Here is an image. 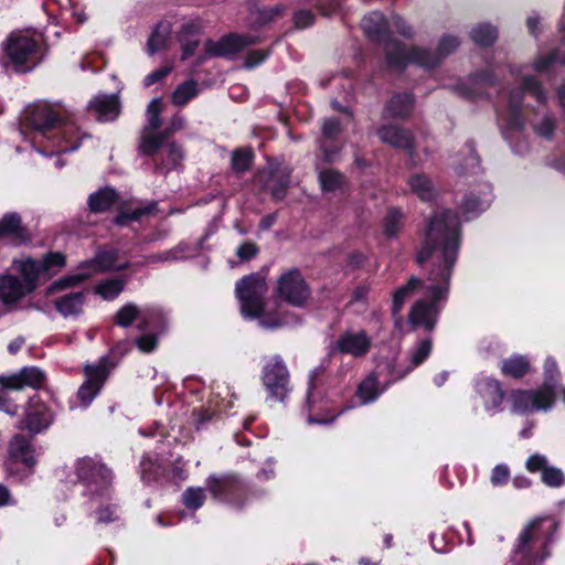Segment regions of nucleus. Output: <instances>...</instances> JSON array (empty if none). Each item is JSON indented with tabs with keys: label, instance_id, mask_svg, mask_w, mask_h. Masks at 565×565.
I'll return each instance as SVG.
<instances>
[{
	"label": "nucleus",
	"instance_id": "f257e3e1",
	"mask_svg": "<svg viewBox=\"0 0 565 565\" xmlns=\"http://www.w3.org/2000/svg\"><path fill=\"white\" fill-rule=\"evenodd\" d=\"M460 243V227L456 214L438 212L430 220L425 237L416 254L420 266L430 262L433 269L429 279L447 282L457 259Z\"/></svg>",
	"mask_w": 565,
	"mask_h": 565
},
{
	"label": "nucleus",
	"instance_id": "f03ea898",
	"mask_svg": "<svg viewBox=\"0 0 565 565\" xmlns=\"http://www.w3.org/2000/svg\"><path fill=\"white\" fill-rule=\"evenodd\" d=\"M267 285H236V296L241 303V313L246 319H257L260 327L276 330L290 324L295 316L285 309L281 301H266Z\"/></svg>",
	"mask_w": 565,
	"mask_h": 565
},
{
	"label": "nucleus",
	"instance_id": "7ed1b4c3",
	"mask_svg": "<svg viewBox=\"0 0 565 565\" xmlns=\"http://www.w3.org/2000/svg\"><path fill=\"white\" fill-rule=\"evenodd\" d=\"M206 488L215 500L236 510H242L249 501L265 494L263 489L234 472L210 476Z\"/></svg>",
	"mask_w": 565,
	"mask_h": 565
},
{
	"label": "nucleus",
	"instance_id": "20e7f679",
	"mask_svg": "<svg viewBox=\"0 0 565 565\" xmlns=\"http://www.w3.org/2000/svg\"><path fill=\"white\" fill-rule=\"evenodd\" d=\"M459 46V41L455 36H444L438 46L437 53H431L419 47L406 50L396 41L385 42V54L391 67L403 68L408 63H415L426 68L437 66L441 60L454 52Z\"/></svg>",
	"mask_w": 565,
	"mask_h": 565
},
{
	"label": "nucleus",
	"instance_id": "39448f33",
	"mask_svg": "<svg viewBox=\"0 0 565 565\" xmlns=\"http://www.w3.org/2000/svg\"><path fill=\"white\" fill-rule=\"evenodd\" d=\"M3 63L15 72L25 73L41 61L40 42L26 31H12L1 43Z\"/></svg>",
	"mask_w": 565,
	"mask_h": 565
},
{
	"label": "nucleus",
	"instance_id": "423d86ee",
	"mask_svg": "<svg viewBox=\"0 0 565 565\" xmlns=\"http://www.w3.org/2000/svg\"><path fill=\"white\" fill-rule=\"evenodd\" d=\"M74 469L77 481L85 488L84 495L92 499L109 495L114 473L99 458L88 456L78 458Z\"/></svg>",
	"mask_w": 565,
	"mask_h": 565
},
{
	"label": "nucleus",
	"instance_id": "0eeeda50",
	"mask_svg": "<svg viewBox=\"0 0 565 565\" xmlns=\"http://www.w3.org/2000/svg\"><path fill=\"white\" fill-rule=\"evenodd\" d=\"M449 285H431L427 292V299L416 300L408 313V322L414 329L424 328L431 332L437 324L443 309V302L448 297Z\"/></svg>",
	"mask_w": 565,
	"mask_h": 565
},
{
	"label": "nucleus",
	"instance_id": "6e6552de",
	"mask_svg": "<svg viewBox=\"0 0 565 565\" xmlns=\"http://www.w3.org/2000/svg\"><path fill=\"white\" fill-rule=\"evenodd\" d=\"M55 420V412L38 394L31 396L17 423V428L33 435L45 433Z\"/></svg>",
	"mask_w": 565,
	"mask_h": 565
},
{
	"label": "nucleus",
	"instance_id": "1a4fd4ad",
	"mask_svg": "<svg viewBox=\"0 0 565 565\" xmlns=\"http://www.w3.org/2000/svg\"><path fill=\"white\" fill-rule=\"evenodd\" d=\"M262 382L270 399L285 402L291 391L290 374L280 355H275L265 363Z\"/></svg>",
	"mask_w": 565,
	"mask_h": 565
},
{
	"label": "nucleus",
	"instance_id": "9d476101",
	"mask_svg": "<svg viewBox=\"0 0 565 565\" xmlns=\"http://www.w3.org/2000/svg\"><path fill=\"white\" fill-rule=\"evenodd\" d=\"M65 266V256L62 253H49L41 260L31 257L14 260L12 269L19 273L25 282H35L40 278L55 275Z\"/></svg>",
	"mask_w": 565,
	"mask_h": 565
},
{
	"label": "nucleus",
	"instance_id": "9b49d317",
	"mask_svg": "<svg viewBox=\"0 0 565 565\" xmlns=\"http://www.w3.org/2000/svg\"><path fill=\"white\" fill-rule=\"evenodd\" d=\"M113 369L106 358H99L97 364L84 366L85 381L77 391V397L83 403H90L100 392Z\"/></svg>",
	"mask_w": 565,
	"mask_h": 565
},
{
	"label": "nucleus",
	"instance_id": "f8f14e48",
	"mask_svg": "<svg viewBox=\"0 0 565 565\" xmlns=\"http://www.w3.org/2000/svg\"><path fill=\"white\" fill-rule=\"evenodd\" d=\"M117 254L114 250H104L88 262H85L79 267L76 275L68 279H61L57 282H79L90 277L93 273L119 269L120 264L116 263Z\"/></svg>",
	"mask_w": 565,
	"mask_h": 565
},
{
	"label": "nucleus",
	"instance_id": "ddd939ff",
	"mask_svg": "<svg viewBox=\"0 0 565 565\" xmlns=\"http://www.w3.org/2000/svg\"><path fill=\"white\" fill-rule=\"evenodd\" d=\"M35 436L23 431L13 435L9 444V454L14 462H21L28 468L36 465Z\"/></svg>",
	"mask_w": 565,
	"mask_h": 565
},
{
	"label": "nucleus",
	"instance_id": "4468645a",
	"mask_svg": "<svg viewBox=\"0 0 565 565\" xmlns=\"http://www.w3.org/2000/svg\"><path fill=\"white\" fill-rule=\"evenodd\" d=\"M255 42L256 39L250 35L230 34L218 41H207L205 51L211 56H230Z\"/></svg>",
	"mask_w": 565,
	"mask_h": 565
},
{
	"label": "nucleus",
	"instance_id": "2eb2a0df",
	"mask_svg": "<svg viewBox=\"0 0 565 565\" xmlns=\"http://www.w3.org/2000/svg\"><path fill=\"white\" fill-rule=\"evenodd\" d=\"M371 349V339L364 330L353 333L345 331L342 333L333 348L342 354H350L355 358H361L367 354Z\"/></svg>",
	"mask_w": 565,
	"mask_h": 565
},
{
	"label": "nucleus",
	"instance_id": "dca6fc26",
	"mask_svg": "<svg viewBox=\"0 0 565 565\" xmlns=\"http://www.w3.org/2000/svg\"><path fill=\"white\" fill-rule=\"evenodd\" d=\"M376 135L383 143L406 150L411 160L415 162L413 150L414 137L411 131L395 125H384L377 129Z\"/></svg>",
	"mask_w": 565,
	"mask_h": 565
},
{
	"label": "nucleus",
	"instance_id": "f3484780",
	"mask_svg": "<svg viewBox=\"0 0 565 565\" xmlns=\"http://www.w3.org/2000/svg\"><path fill=\"white\" fill-rule=\"evenodd\" d=\"M88 135L82 132L78 126L71 120L61 121L56 126L55 138H57V152L66 153L79 148L81 141Z\"/></svg>",
	"mask_w": 565,
	"mask_h": 565
},
{
	"label": "nucleus",
	"instance_id": "a211bd4d",
	"mask_svg": "<svg viewBox=\"0 0 565 565\" xmlns=\"http://www.w3.org/2000/svg\"><path fill=\"white\" fill-rule=\"evenodd\" d=\"M476 387L479 395L484 399L487 411L500 409L505 398V391L499 380L483 377L477 382Z\"/></svg>",
	"mask_w": 565,
	"mask_h": 565
},
{
	"label": "nucleus",
	"instance_id": "6ab92c4d",
	"mask_svg": "<svg viewBox=\"0 0 565 565\" xmlns=\"http://www.w3.org/2000/svg\"><path fill=\"white\" fill-rule=\"evenodd\" d=\"M433 349V341L429 338L423 339L418 342L417 348L411 354V364L401 370L395 365H390V374L392 380L387 383L398 381L407 376L415 367L422 365L430 355Z\"/></svg>",
	"mask_w": 565,
	"mask_h": 565
},
{
	"label": "nucleus",
	"instance_id": "aec40b11",
	"mask_svg": "<svg viewBox=\"0 0 565 565\" xmlns=\"http://www.w3.org/2000/svg\"><path fill=\"white\" fill-rule=\"evenodd\" d=\"M311 295L309 285H277L275 300L281 301L284 307H303ZM287 310V308H285Z\"/></svg>",
	"mask_w": 565,
	"mask_h": 565
},
{
	"label": "nucleus",
	"instance_id": "412c9836",
	"mask_svg": "<svg viewBox=\"0 0 565 565\" xmlns=\"http://www.w3.org/2000/svg\"><path fill=\"white\" fill-rule=\"evenodd\" d=\"M89 109L99 121H111L120 113V103L116 95H98L89 102Z\"/></svg>",
	"mask_w": 565,
	"mask_h": 565
},
{
	"label": "nucleus",
	"instance_id": "4be33fe9",
	"mask_svg": "<svg viewBox=\"0 0 565 565\" xmlns=\"http://www.w3.org/2000/svg\"><path fill=\"white\" fill-rule=\"evenodd\" d=\"M320 403L321 401L318 402L316 398L313 381L311 380L309 383L306 402V408L308 411V422L310 424H328L333 422L341 414V412L335 413L331 409L324 411Z\"/></svg>",
	"mask_w": 565,
	"mask_h": 565
},
{
	"label": "nucleus",
	"instance_id": "5701e85b",
	"mask_svg": "<svg viewBox=\"0 0 565 565\" xmlns=\"http://www.w3.org/2000/svg\"><path fill=\"white\" fill-rule=\"evenodd\" d=\"M10 237L15 243H25L30 239L26 228L22 225L18 213H7L0 220V238Z\"/></svg>",
	"mask_w": 565,
	"mask_h": 565
},
{
	"label": "nucleus",
	"instance_id": "b1692460",
	"mask_svg": "<svg viewBox=\"0 0 565 565\" xmlns=\"http://www.w3.org/2000/svg\"><path fill=\"white\" fill-rule=\"evenodd\" d=\"M531 361L526 355L512 354L501 361V374L505 377L520 380L531 373Z\"/></svg>",
	"mask_w": 565,
	"mask_h": 565
},
{
	"label": "nucleus",
	"instance_id": "393cba45",
	"mask_svg": "<svg viewBox=\"0 0 565 565\" xmlns=\"http://www.w3.org/2000/svg\"><path fill=\"white\" fill-rule=\"evenodd\" d=\"M86 300L85 291H72L54 300V307L63 317L77 316L83 311Z\"/></svg>",
	"mask_w": 565,
	"mask_h": 565
},
{
	"label": "nucleus",
	"instance_id": "a878e982",
	"mask_svg": "<svg viewBox=\"0 0 565 565\" xmlns=\"http://www.w3.org/2000/svg\"><path fill=\"white\" fill-rule=\"evenodd\" d=\"M29 120L39 130L53 128L61 122L56 111L47 104L35 105L30 113Z\"/></svg>",
	"mask_w": 565,
	"mask_h": 565
},
{
	"label": "nucleus",
	"instance_id": "bb28decb",
	"mask_svg": "<svg viewBox=\"0 0 565 565\" xmlns=\"http://www.w3.org/2000/svg\"><path fill=\"white\" fill-rule=\"evenodd\" d=\"M362 29L373 41H386L387 22L381 12L373 11L362 20Z\"/></svg>",
	"mask_w": 565,
	"mask_h": 565
},
{
	"label": "nucleus",
	"instance_id": "cd10ccee",
	"mask_svg": "<svg viewBox=\"0 0 565 565\" xmlns=\"http://www.w3.org/2000/svg\"><path fill=\"white\" fill-rule=\"evenodd\" d=\"M540 526L541 521L533 520L521 531L513 548V553L515 555H520L522 558H529L532 556V543L536 539Z\"/></svg>",
	"mask_w": 565,
	"mask_h": 565
},
{
	"label": "nucleus",
	"instance_id": "c85d7f7f",
	"mask_svg": "<svg viewBox=\"0 0 565 565\" xmlns=\"http://www.w3.org/2000/svg\"><path fill=\"white\" fill-rule=\"evenodd\" d=\"M411 191L423 201L433 200L436 194V188L431 179L424 173H415L408 178Z\"/></svg>",
	"mask_w": 565,
	"mask_h": 565
},
{
	"label": "nucleus",
	"instance_id": "c756f323",
	"mask_svg": "<svg viewBox=\"0 0 565 565\" xmlns=\"http://www.w3.org/2000/svg\"><path fill=\"white\" fill-rule=\"evenodd\" d=\"M169 138L166 132L153 131V132H140V139L138 145V151L143 156L152 157L163 148L164 141Z\"/></svg>",
	"mask_w": 565,
	"mask_h": 565
},
{
	"label": "nucleus",
	"instance_id": "7c9ffc66",
	"mask_svg": "<svg viewBox=\"0 0 565 565\" xmlns=\"http://www.w3.org/2000/svg\"><path fill=\"white\" fill-rule=\"evenodd\" d=\"M184 158V151L181 145L175 141L168 142L160 153V164L157 170H172L177 169Z\"/></svg>",
	"mask_w": 565,
	"mask_h": 565
},
{
	"label": "nucleus",
	"instance_id": "2f4dec72",
	"mask_svg": "<svg viewBox=\"0 0 565 565\" xmlns=\"http://www.w3.org/2000/svg\"><path fill=\"white\" fill-rule=\"evenodd\" d=\"M323 139L320 141V149L323 154L324 161H332L338 153L339 149H328L326 142L328 139H333L341 132L340 122L338 119L329 118L326 119L322 126Z\"/></svg>",
	"mask_w": 565,
	"mask_h": 565
},
{
	"label": "nucleus",
	"instance_id": "473e14b6",
	"mask_svg": "<svg viewBox=\"0 0 565 565\" xmlns=\"http://www.w3.org/2000/svg\"><path fill=\"white\" fill-rule=\"evenodd\" d=\"M414 107V98L409 94H397L393 96L386 106L387 114L393 118L408 116Z\"/></svg>",
	"mask_w": 565,
	"mask_h": 565
},
{
	"label": "nucleus",
	"instance_id": "72a5a7b5",
	"mask_svg": "<svg viewBox=\"0 0 565 565\" xmlns=\"http://www.w3.org/2000/svg\"><path fill=\"white\" fill-rule=\"evenodd\" d=\"M531 392L533 411L551 409L556 402V390L551 386L541 385Z\"/></svg>",
	"mask_w": 565,
	"mask_h": 565
},
{
	"label": "nucleus",
	"instance_id": "f704fd0d",
	"mask_svg": "<svg viewBox=\"0 0 565 565\" xmlns=\"http://www.w3.org/2000/svg\"><path fill=\"white\" fill-rule=\"evenodd\" d=\"M40 285H4L1 287L2 303L15 305L23 297L32 294Z\"/></svg>",
	"mask_w": 565,
	"mask_h": 565
},
{
	"label": "nucleus",
	"instance_id": "c9c22d12",
	"mask_svg": "<svg viewBox=\"0 0 565 565\" xmlns=\"http://www.w3.org/2000/svg\"><path fill=\"white\" fill-rule=\"evenodd\" d=\"M162 103L160 98H153L147 106L146 117L147 124L143 126L140 132H153L162 125L161 119Z\"/></svg>",
	"mask_w": 565,
	"mask_h": 565
},
{
	"label": "nucleus",
	"instance_id": "e433bc0d",
	"mask_svg": "<svg viewBox=\"0 0 565 565\" xmlns=\"http://www.w3.org/2000/svg\"><path fill=\"white\" fill-rule=\"evenodd\" d=\"M289 183V172L285 170L277 171L270 173L268 180L266 181V188L271 192L275 199L280 200L284 198Z\"/></svg>",
	"mask_w": 565,
	"mask_h": 565
},
{
	"label": "nucleus",
	"instance_id": "4c0bfd02",
	"mask_svg": "<svg viewBox=\"0 0 565 565\" xmlns=\"http://www.w3.org/2000/svg\"><path fill=\"white\" fill-rule=\"evenodd\" d=\"M117 199V194L113 189L106 188L89 196L88 203L94 212L107 211Z\"/></svg>",
	"mask_w": 565,
	"mask_h": 565
},
{
	"label": "nucleus",
	"instance_id": "58836bf2",
	"mask_svg": "<svg viewBox=\"0 0 565 565\" xmlns=\"http://www.w3.org/2000/svg\"><path fill=\"white\" fill-rule=\"evenodd\" d=\"M198 93V83L193 79H190L177 86L171 99L174 105L182 107L186 105L192 98H194Z\"/></svg>",
	"mask_w": 565,
	"mask_h": 565
},
{
	"label": "nucleus",
	"instance_id": "ea45409f",
	"mask_svg": "<svg viewBox=\"0 0 565 565\" xmlns=\"http://www.w3.org/2000/svg\"><path fill=\"white\" fill-rule=\"evenodd\" d=\"M140 315L139 308L135 303L128 302L116 311L113 321L118 327L128 328L134 321L139 319Z\"/></svg>",
	"mask_w": 565,
	"mask_h": 565
},
{
	"label": "nucleus",
	"instance_id": "a19ab883",
	"mask_svg": "<svg viewBox=\"0 0 565 565\" xmlns=\"http://www.w3.org/2000/svg\"><path fill=\"white\" fill-rule=\"evenodd\" d=\"M512 411L518 414H527L532 409V392L531 390H514L510 395Z\"/></svg>",
	"mask_w": 565,
	"mask_h": 565
},
{
	"label": "nucleus",
	"instance_id": "79ce46f5",
	"mask_svg": "<svg viewBox=\"0 0 565 565\" xmlns=\"http://www.w3.org/2000/svg\"><path fill=\"white\" fill-rule=\"evenodd\" d=\"M21 381L24 387L40 388L45 380V373L38 366H24L20 371Z\"/></svg>",
	"mask_w": 565,
	"mask_h": 565
},
{
	"label": "nucleus",
	"instance_id": "37998d69",
	"mask_svg": "<svg viewBox=\"0 0 565 565\" xmlns=\"http://www.w3.org/2000/svg\"><path fill=\"white\" fill-rule=\"evenodd\" d=\"M319 181L323 191L334 192L344 185L345 178L333 169H326L320 172Z\"/></svg>",
	"mask_w": 565,
	"mask_h": 565
},
{
	"label": "nucleus",
	"instance_id": "c03bdc74",
	"mask_svg": "<svg viewBox=\"0 0 565 565\" xmlns=\"http://www.w3.org/2000/svg\"><path fill=\"white\" fill-rule=\"evenodd\" d=\"M131 351V344L128 340H120L116 342L110 349L108 354L102 358L107 359V364L114 370L121 360Z\"/></svg>",
	"mask_w": 565,
	"mask_h": 565
},
{
	"label": "nucleus",
	"instance_id": "a18cd8bd",
	"mask_svg": "<svg viewBox=\"0 0 565 565\" xmlns=\"http://www.w3.org/2000/svg\"><path fill=\"white\" fill-rule=\"evenodd\" d=\"M356 394L365 404L374 402L380 396L376 377L369 375L359 384Z\"/></svg>",
	"mask_w": 565,
	"mask_h": 565
},
{
	"label": "nucleus",
	"instance_id": "49530a36",
	"mask_svg": "<svg viewBox=\"0 0 565 565\" xmlns=\"http://www.w3.org/2000/svg\"><path fill=\"white\" fill-rule=\"evenodd\" d=\"M471 38L476 44L488 46L497 40V30L490 24H479L472 29Z\"/></svg>",
	"mask_w": 565,
	"mask_h": 565
},
{
	"label": "nucleus",
	"instance_id": "de8ad7c7",
	"mask_svg": "<svg viewBox=\"0 0 565 565\" xmlns=\"http://www.w3.org/2000/svg\"><path fill=\"white\" fill-rule=\"evenodd\" d=\"M196 430L204 429L207 424L216 422L221 417V413L211 407L194 408L192 412Z\"/></svg>",
	"mask_w": 565,
	"mask_h": 565
},
{
	"label": "nucleus",
	"instance_id": "09e8293b",
	"mask_svg": "<svg viewBox=\"0 0 565 565\" xmlns=\"http://www.w3.org/2000/svg\"><path fill=\"white\" fill-rule=\"evenodd\" d=\"M205 499V491L202 488L190 487L182 493V503L189 510L200 509L204 504Z\"/></svg>",
	"mask_w": 565,
	"mask_h": 565
},
{
	"label": "nucleus",
	"instance_id": "8fccbe9b",
	"mask_svg": "<svg viewBox=\"0 0 565 565\" xmlns=\"http://www.w3.org/2000/svg\"><path fill=\"white\" fill-rule=\"evenodd\" d=\"M419 285H403L396 289L392 299V315L396 317L402 311L407 298L416 290Z\"/></svg>",
	"mask_w": 565,
	"mask_h": 565
},
{
	"label": "nucleus",
	"instance_id": "3c124183",
	"mask_svg": "<svg viewBox=\"0 0 565 565\" xmlns=\"http://www.w3.org/2000/svg\"><path fill=\"white\" fill-rule=\"evenodd\" d=\"M543 377L542 385H547L556 390L561 380V371L554 358L548 356L545 360Z\"/></svg>",
	"mask_w": 565,
	"mask_h": 565
},
{
	"label": "nucleus",
	"instance_id": "603ef678",
	"mask_svg": "<svg viewBox=\"0 0 565 565\" xmlns=\"http://www.w3.org/2000/svg\"><path fill=\"white\" fill-rule=\"evenodd\" d=\"M403 214L399 210L391 209L384 220V233L387 237H395L402 227Z\"/></svg>",
	"mask_w": 565,
	"mask_h": 565
},
{
	"label": "nucleus",
	"instance_id": "864d4df0",
	"mask_svg": "<svg viewBox=\"0 0 565 565\" xmlns=\"http://www.w3.org/2000/svg\"><path fill=\"white\" fill-rule=\"evenodd\" d=\"M253 161V152L250 149H237L232 154V167L237 172H245L249 169Z\"/></svg>",
	"mask_w": 565,
	"mask_h": 565
},
{
	"label": "nucleus",
	"instance_id": "5fc2aeb1",
	"mask_svg": "<svg viewBox=\"0 0 565 565\" xmlns=\"http://www.w3.org/2000/svg\"><path fill=\"white\" fill-rule=\"evenodd\" d=\"M542 482L552 488H559L565 482V476L559 468L547 466L541 475Z\"/></svg>",
	"mask_w": 565,
	"mask_h": 565
},
{
	"label": "nucleus",
	"instance_id": "6e6d98bb",
	"mask_svg": "<svg viewBox=\"0 0 565 565\" xmlns=\"http://www.w3.org/2000/svg\"><path fill=\"white\" fill-rule=\"evenodd\" d=\"M168 30L163 24H159L148 40V52L152 55L162 49L167 41Z\"/></svg>",
	"mask_w": 565,
	"mask_h": 565
},
{
	"label": "nucleus",
	"instance_id": "4d7b16f0",
	"mask_svg": "<svg viewBox=\"0 0 565 565\" xmlns=\"http://www.w3.org/2000/svg\"><path fill=\"white\" fill-rule=\"evenodd\" d=\"M135 344L142 353H151L158 347V337L154 333H142L135 339Z\"/></svg>",
	"mask_w": 565,
	"mask_h": 565
},
{
	"label": "nucleus",
	"instance_id": "13d9d810",
	"mask_svg": "<svg viewBox=\"0 0 565 565\" xmlns=\"http://www.w3.org/2000/svg\"><path fill=\"white\" fill-rule=\"evenodd\" d=\"M522 95H523L522 92H513L510 95L509 106H510V109H511V119H510L509 126L511 128H520L522 126V121L518 117V114H516L519 111V107H520V103H521V99H522Z\"/></svg>",
	"mask_w": 565,
	"mask_h": 565
},
{
	"label": "nucleus",
	"instance_id": "bf43d9fd",
	"mask_svg": "<svg viewBox=\"0 0 565 565\" xmlns=\"http://www.w3.org/2000/svg\"><path fill=\"white\" fill-rule=\"evenodd\" d=\"M509 479H510V469L507 465L500 463V465H497L492 469L490 481L493 487L505 486L508 483Z\"/></svg>",
	"mask_w": 565,
	"mask_h": 565
},
{
	"label": "nucleus",
	"instance_id": "052dcab7",
	"mask_svg": "<svg viewBox=\"0 0 565 565\" xmlns=\"http://www.w3.org/2000/svg\"><path fill=\"white\" fill-rule=\"evenodd\" d=\"M523 89L535 97L539 103L544 104L546 102V94L534 77L529 76L524 78Z\"/></svg>",
	"mask_w": 565,
	"mask_h": 565
},
{
	"label": "nucleus",
	"instance_id": "680f3d73",
	"mask_svg": "<svg viewBox=\"0 0 565 565\" xmlns=\"http://www.w3.org/2000/svg\"><path fill=\"white\" fill-rule=\"evenodd\" d=\"M0 388L1 391H21L23 384L21 381L20 372L12 373L9 375H0Z\"/></svg>",
	"mask_w": 565,
	"mask_h": 565
},
{
	"label": "nucleus",
	"instance_id": "e2e57ef3",
	"mask_svg": "<svg viewBox=\"0 0 565 565\" xmlns=\"http://www.w3.org/2000/svg\"><path fill=\"white\" fill-rule=\"evenodd\" d=\"M559 62L562 64H565V56H559L558 53L552 52L545 56L539 57L534 63V70L536 72H545L550 68V66L555 63Z\"/></svg>",
	"mask_w": 565,
	"mask_h": 565
},
{
	"label": "nucleus",
	"instance_id": "0e129e2a",
	"mask_svg": "<svg viewBox=\"0 0 565 565\" xmlns=\"http://www.w3.org/2000/svg\"><path fill=\"white\" fill-rule=\"evenodd\" d=\"M547 466L548 462L546 457L541 454L531 455L525 462V468L531 473L541 472L542 475Z\"/></svg>",
	"mask_w": 565,
	"mask_h": 565
},
{
	"label": "nucleus",
	"instance_id": "69168bd1",
	"mask_svg": "<svg viewBox=\"0 0 565 565\" xmlns=\"http://www.w3.org/2000/svg\"><path fill=\"white\" fill-rule=\"evenodd\" d=\"M125 285H95V294L104 299L113 300L124 290Z\"/></svg>",
	"mask_w": 565,
	"mask_h": 565
},
{
	"label": "nucleus",
	"instance_id": "338daca9",
	"mask_svg": "<svg viewBox=\"0 0 565 565\" xmlns=\"http://www.w3.org/2000/svg\"><path fill=\"white\" fill-rule=\"evenodd\" d=\"M153 207H154V204H151V205H149V206H147L145 209H136V210H134L131 212H121L116 217V223L120 224V225H125V224H127L130 221H136L141 215L150 214Z\"/></svg>",
	"mask_w": 565,
	"mask_h": 565
},
{
	"label": "nucleus",
	"instance_id": "774afa93",
	"mask_svg": "<svg viewBox=\"0 0 565 565\" xmlns=\"http://www.w3.org/2000/svg\"><path fill=\"white\" fill-rule=\"evenodd\" d=\"M555 128L556 122L552 116H545L539 124L535 125L536 132L547 139L553 136Z\"/></svg>",
	"mask_w": 565,
	"mask_h": 565
}]
</instances>
